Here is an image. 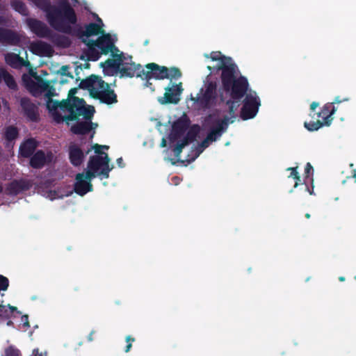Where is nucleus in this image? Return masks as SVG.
<instances>
[{"instance_id": "62", "label": "nucleus", "mask_w": 356, "mask_h": 356, "mask_svg": "<svg viewBox=\"0 0 356 356\" xmlns=\"http://www.w3.org/2000/svg\"><path fill=\"white\" fill-rule=\"evenodd\" d=\"M117 161L118 165L120 168H124V167L125 166V164H124V163L123 159H122V157L118 158V159H117V161Z\"/></svg>"}, {"instance_id": "1", "label": "nucleus", "mask_w": 356, "mask_h": 356, "mask_svg": "<svg viewBox=\"0 0 356 356\" xmlns=\"http://www.w3.org/2000/svg\"><path fill=\"white\" fill-rule=\"evenodd\" d=\"M35 6L45 13L46 18L54 30L63 33H71V25L76 24L78 18L74 9L67 0H60L58 6L50 0H31Z\"/></svg>"}, {"instance_id": "32", "label": "nucleus", "mask_w": 356, "mask_h": 356, "mask_svg": "<svg viewBox=\"0 0 356 356\" xmlns=\"http://www.w3.org/2000/svg\"><path fill=\"white\" fill-rule=\"evenodd\" d=\"M82 42L87 45L88 51H86V56L88 60L97 61L101 56V52L97 49L96 46L93 45L91 42L90 39L82 38Z\"/></svg>"}, {"instance_id": "33", "label": "nucleus", "mask_w": 356, "mask_h": 356, "mask_svg": "<svg viewBox=\"0 0 356 356\" xmlns=\"http://www.w3.org/2000/svg\"><path fill=\"white\" fill-rule=\"evenodd\" d=\"M102 161V156H99V155L92 156L89 159L87 167H88V168H91L92 170L98 172L101 168H103Z\"/></svg>"}, {"instance_id": "54", "label": "nucleus", "mask_w": 356, "mask_h": 356, "mask_svg": "<svg viewBox=\"0 0 356 356\" xmlns=\"http://www.w3.org/2000/svg\"><path fill=\"white\" fill-rule=\"evenodd\" d=\"M227 104L229 105V113L231 114H234V102L228 100L227 102Z\"/></svg>"}, {"instance_id": "49", "label": "nucleus", "mask_w": 356, "mask_h": 356, "mask_svg": "<svg viewBox=\"0 0 356 356\" xmlns=\"http://www.w3.org/2000/svg\"><path fill=\"white\" fill-rule=\"evenodd\" d=\"M183 148H184V147H182V145H181L179 143L176 145V146L173 149V152H174L175 157H177L178 159L179 158Z\"/></svg>"}, {"instance_id": "26", "label": "nucleus", "mask_w": 356, "mask_h": 356, "mask_svg": "<svg viewBox=\"0 0 356 356\" xmlns=\"http://www.w3.org/2000/svg\"><path fill=\"white\" fill-rule=\"evenodd\" d=\"M188 126L187 122L184 120L179 119L175 121L172 126V133L170 136V140L174 141L180 138L187 129Z\"/></svg>"}, {"instance_id": "17", "label": "nucleus", "mask_w": 356, "mask_h": 356, "mask_svg": "<svg viewBox=\"0 0 356 356\" xmlns=\"http://www.w3.org/2000/svg\"><path fill=\"white\" fill-rule=\"evenodd\" d=\"M93 94L95 95L92 98L99 99L102 103L109 105L118 102L117 95L113 90L110 89L108 84V87L99 88Z\"/></svg>"}, {"instance_id": "30", "label": "nucleus", "mask_w": 356, "mask_h": 356, "mask_svg": "<svg viewBox=\"0 0 356 356\" xmlns=\"http://www.w3.org/2000/svg\"><path fill=\"white\" fill-rule=\"evenodd\" d=\"M314 168L310 163H307L305 168V177L304 179L305 190L307 191L310 195H314V186H313V178H310V176H313Z\"/></svg>"}, {"instance_id": "36", "label": "nucleus", "mask_w": 356, "mask_h": 356, "mask_svg": "<svg viewBox=\"0 0 356 356\" xmlns=\"http://www.w3.org/2000/svg\"><path fill=\"white\" fill-rule=\"evenodd\" d=\"M210 58L213 61H218V64L216 65H222V63H225L227 62L231 61L230 57H227L221 54L220 51H213L210 54Z\"/></svg>"}, {"instance_id": "45", "label": "nucleus", "mask_w": 356, "mask_h": 356, "mask_svg": "<svg viewBox=\"0 0 356 356\" xmlns=\"http://www.w3.org/2000/svg\"><path fill=\"white\" fill-rule=\"evenodd\" d=\"M112 167H103V168L98 172V176H102V178L108 179L109 177V172L113 170Z\"/></svg>"}, {"instance_id": "15", "label": "nucleus", "mask_w": 356, "mask_h": 356, "mask_svg": "<svg viewBox=\"0 0 356 356\" xmlns=\"http://www.w3.org/2000/svg\"><path fill=\"white\" fill-rule=\"evenodd\" d=\"M72 33L69 35H73L79 37L81 40L82 38H87L92 36L97 35L100 33H104L102 26L97 23L91 22L85 26V30H82L81 27L77 29H72Z\"/></svg>"}, {"instance_id": "29", "label": "nucleus", "mask_w": 356, "mask_h": 356, "mask_svg": "<svg viewBox=\"0 0 356 356\" xmlns=\"http://www.w3.org/2000/svg\"><path fill=\"white\" fill-rule=\"evenodd\" d=\"M47 162V157L45 153L42 150H38L35 153L31 155L30 159V165L35 169L42 168Z\"/></svg>"}, {"instance_id": "55", "label": "nucleus", "mask_w": 356, "mask_h": 356, "mask_svg": "<svg viewBox=\"0 0 356 356\" xmlns=\"http://www.w3.org/2000/svg\"><path fill=\"white\" fill-rule=\"evenodd\" d=\"M209 140H207V138H206L205 139H204L200 143V147L204 149L205 148H207L208 146H209Z\"/></svg>"}, {"instance_id": "52", "label": "nucleus", "mask_w": 356, "mask_h": 356, "mask_svg": "<svg viewBox=\"0 0 356 356\" xmlns=\"http://www.w3.org/2000/svg\"><path fill=\"white\" fill-rule=\"evenodd\" d=\"M69 69V67L67 65H63L60 68V70H61V74L63 75H65V76H69L70 78H73V76L72 75L71 73L70 72H67V71Z\"/></svg>"}, {"instance_id": "57", "label": "nucleus", "mask_w": 356, "mask_h": 356, "mask_svg": "<svg viewBox=\"0 0 356 356\" xmlns=\"http://www.w3.org/2000/svg\"><path fill=\"white\" fill-rule=\"evenodd\" d=\"M110 52L111 53V56L113 57L112 59H114V56H118L121 53L120 52V50L116 46L115 48H114L113 49H112V50Z\"/></svg>"}, {"instance_id": "9", "label": "nucleus", "mask_w": 356, "mask_h": 356, "mask_svg": "<svg viewBox=\"0 0 356 356\" xmlns=\"http://www.w3.org/2000/svg\"><path fill=\"white\" fill-rule=\"evenodd\" d=\"M144 71H142L143 80H150L152 78L156 79H168V68L165 66H160L156 63H150L145 65Z\"/></svg>"}, {"instance_id": "24", "label": "nucleus", "mask_w": 356, "mask_h": 356, "mask_svg": "<svg viewBox=\"0 0 356 356\" xmlns=\"http://www.w3.org/2000/svg\"><path fill=\"white\" fill-rule=\"evenodd\" d=\"M337 111V108L333 105V103L325 104L321 111L317 113L318 118H322V121L325 126H330L333 120L332 115Z\"/></svg>"}, {"instance_id": "46", "label": "nucleus", "mask_w": 356, "mask_h": 356, "mask_svg": "<svg viewBox=\"0 0 356 356\" xmlns=\"http://www.w3.org/2000/svg\"><path fill=\"white\" fill-rule=\"evenodd\" d=\"M125 340L127 344L124 348V352L129 353L132 347V343L136 341V339L131 335H128L126 337Z\"/></svg>"}, {"instance_id": "38", "label": "nucleus", "mask_w": 356, "mask_h": 356, "mask_svg": "<svg viewBox=\"0 0 356 356\" xmlns=\"http://www.w3.org/2000/svg\"><path fill=\"white\" fill-rule=\"evenodd\" d=\"M200 130V126L198 124H194L189 129L185 136L192 143L196 139Z\"/></svg>"}, {"instance_id": "25", "label": "nucleus", "mask_w": 356, "mask_h": 356, "mask_svg": "<svg viewBox=\"0 0 356 356\" xmlns=\"http://www.w3.org/2000/svg\"><path fill=\"white\" fill-rule=\"evenodd\" d=\"M4 58L6 63L14 69H19L29 64V61L26 62L19 54L13 52L6 54Z\"/></svg>"}, {"instance_id": "5", "label": "nucleus", "mask_w": 356, "mask_h": 356, "mask_svg": "<svg viewBox=\"0 0 356 356\" xmlns=\"http://www.w3.org/2000/svg\"><path fill=\"white\" fill-rule=\"evenodd\" d=\"M261 105L259 97L255 92L246 94L241 109V118L243 120L253 118L257 113Z\"/></svg>"}, {"instance_id": "10", "label": "nucleus", "mask_w": 356, "mask_h": 356, "mask_svg": "<svg viewBox=\"0 0 356 356\" xmlns=\"http://www.w3.org/2000/svg\"><path fill=\"white\" fill-rule=\"evenodd\" d=\"M165 90L164 96L158 99L159 102L161 104H177L180 100V95L183 91L182 83H174L171 87H166Z\"/></svg>"}, {"instance_id": "21", "label": "nucleus", "mask_w": 356, "mask_h": 356, "mask_svg": "<svg viewBox=\"0 0 356 356\" xmlns=\"http://www.w3.org/2000/svg\"><path fill=\"white\" fill-rule=\"evenodd\" d=\"M20 42L19 35L11 29L0 27V43L5 45H17Z\"/></svg>"}, {"instance_id": "59", "label": "nucleus", "mask_w": 356, "mask_h": 356, "mask_svg": "<svg viewBox=\"0 0 356 356\" xmlns=\"http://www.w3.org/2000/svg\"><path fill=\"white\" fill-rule=\"evenodd\" d=\"M8 310L10 312V316H12V313L14 312H17V313L20 314L21 312L17 311V308L15 306H11L10 305H8Z\"/></svg>"}, {"instance_id": "19", "label": "nucleus", "mask_w": 356, "mask_h": 356, "mask_svg": "<svg viewBox=\"0 0 356 356\" xmlns=\"http://www.w3.org/2000/svg\"><path fill=\"white\" fill-rule=\"evenodd\" d=\"M92 44L101 50V54L107 55L110 51L115 48V45L111 40L109 33L104 34L98 38L97 40H91Z\"/></svg>"}, {"instance_id": "43", "label": "nucleus", "mask_w": 356, "mask_h": 356, "mask_svg": "<svg viewBox=\"0 0 356 356\" xmlns=\"http://www.w3.org/2000/svg\"><path fill=\"white\" fill-rule=\"evenodd\" d=\"M84 179L87 180V181L91 182L92 179L97 176H98V172L92 170L91 168H88L87 171L84 173Z\"/></svg>"}, {"instance_id": "18", "label": "nucleus", "mask_w": 356, "mask_h": 356, "mask_svg": "<svg viewBox=\"0 0 356 356\" xmlns=\"http://www.w3.org/2000/svg\"><path fill=\"white\" fill-rule=\"evenodd\" d=\"M93 191V186L91 182L84 179L83 172L77 173L75 176L74 183V191L80 196Z\"/></svg>"}, {"instance_id": "6", "label": "nucleus", "mask_w": 356, "mask_h": 356, "mask_svg": "<svg viewBox=\"0 0 356 356\" xmlns=\"http://www.w3.org/2000/svg\"><path fill=\"white\" fill-rule=\"evenodd\" d=\"M32 76L38 82L35 81L26 74H23L22 79L25 88L33 96L37 97L38 94L46 91L50 88V83L48 81L44 80L37 75L36 73H32Z\"/></svg>"}, {"instance_id": "7", "label": "nucleus", "mask_w": 356, "mask_h": 356, "mask_svg": "<svg viewBox=\"0 0 356 356\" xmlns=\"http://www.w3.org/2000/svg\"><path fill=\"white\" fill-rule=\"evenodd\" d=\"M75 98H79L78 97H73L72 99H63L61 102L58 101V108L62 111H67L70 114L67 115L63 116L60 113L55 112L53 113L54 119L57 123H60L64 121H74L76 120V117L74 115L75 112V106L77 102L75 101Z\"/></svg>"}, {"instance_id": "11", "label": "nucleus", "mask_w": 356, "mask_h": 356, "mask_svg": "<svg viewBox=\"0 0 356 356\" xmlns=\"http://www.w3.org/2000/svg\"><path fill=\"white\" fill-rule=\"evenodd\" d=\"M26 24L31 31L39 38H49L52 35V31L42 21L29 17L26 19Z\"/></svg>"}, {"instance_id": "20", "label": "nucleus", "mask_w": 356, "mask_h": 356, "mask_svg": "<svg viewBox=\"0 0 356 356\" xmlns=\"http://www.w3.org/2000/svg\"><path fill=\"white\" fill-rule=\"evenodd\" d=\"M31 187L29 181L25 179H15L12 181L6 187V193L10 195H17L19 193L28 191Z\"/></svg>"}, {"instance_id": "34", "label": "nucleus", "mask_w": 356, "mask_h": 356, "mask_svg": "<svg viewBox=\"0 0 356 356\" xmlns=\"http://www.w3.org/2000/svg\"><path fill=\"white\" fill-rule=\"evenodd\" d=\"M12 8L21 15L27 16L29 15V10L26 4L20 0H12L11 1Z\"/></svg>"}, {"instance_id": "58", "label": "nucleus", "mask_w": 356, "mask_h": 356, "mask_svg": "<svg viewBox=\"0 0 356 356\" xmlns=\"http://www.w3.org/2000/svg\"><path fill=\"white\" fill-rule=\"evenodd\" d=\"M51 88L52 87L50 86V88L47 90L48 91L45 94V96L47 97V100H49V99H51V97L55 95V93L50 90Z\"/></svg>"}, {"instance_id": "41", "label": "nucleus", "mask_w": 356, "mask_h": 356, "mask_svg": "<svg viewBox=\"0 0 356 356\" xmlns=\"http://www.w3.org/2000/svg\"><path fill=\"white\" fill-rule=\"evenodd\" d=\"M10 318V312L5 305H0V321H4Z\"/></svg>"}, {"instance_id": "50", "label": "nucleus", "mask_w": 356, "mask_h": 356, "mask_svg": "<svg viewBox=\"0 0 356 356\" xmlns=\"http://www.w3.org/2000/svg\"><path fill=\"white\" fill-rule=\"evenodd\" d=\"M297 168L298 167H290L286 169L287 170L291 171V174L289 177H292L293 179L298 177L299 173L297 171Z\"/></svg>"}, {"instance_id": "47", "label": "nucleus", "mask_w": 356, "mask_h": 356, "mask_svg": "<svg viewBox=\"0 0 356 356\" xmlns=\"http://www.w3.org/2000/svg\"><path fill=\"white\" fill-rule=\"evenodd\" d=\"M6 356H19V350L14 348L13 346H10L6 348L5 351Z\"/></svg>"}, {"instance_id": "14", "label": "nucleus", "mask_w": 356, "mask_h": 356, "mask_svg": "<svg viewBox=\"0 0 356 356\" xmlns=\"http://www.w3.org/2000/svg\"><path fill=\"white\" fill-rule=\"evenodd\" d=\"M233 122V120L230 121V118L227 115L224 116L222 119L216 120L215 125L211 129L207 136V140L211 142L216 141L227 131L229 124Z\"/></svg>"}, {"instance_id": "22", "label": "nucleus", "mask_w": 356, "mask_h": 356, "mask_svg": "<svg viewBox=\"0 0 356 356\" xmlns=\"http://www.w3.org/2000/svg\"><path fill=\"white\" fill-rule=\"evenodd\" d=\"M85 154L83 150L76 144H71L69 146V159L74 166H80L83 162Z\"/></svg>"}, {"instance_id": "31", "label": "nucleus", "mask_w": 356, "mask_h": 356, "mask_svg": "<svg viewBox=\"0 0 356 356\" xmlns=\"http://www.w3.org/2000/svg\"><path fill=\"white\" fill-rule=\"evenodd\" d=\"M18 136L19 130L16 127L13 125L6 127L3 133V138L6 140V147H13L14 141L18 138Z\"/></svg>"}, {"instance_id": "60", "label": "nucleus", "mask_w": 356, "mask_h": 356, "mask_svg": "<svg viewBox=\"0 0 356 356\" xmlns=\"http://www.w3.org/2000/svg\"><path fill=\"white\" fill-rule=\"evenodd\" d=\"M190 143H191V141H189V140L187 139V138L185 136L183 140L179 143L181 145H182V147H185L187 145H188Z\"/></svg>"}, {"instance_id": "2", "label": "nucleus", "mask_w": 356, "mask_h": 356, "mask_svg": "<svg viewBox=\"0 0 356 356\" xmlns=\"http://www.w3.org/2000/svg\"><path fill=\"white\" fill-rule=\"evenodd\" d=\"M100 65L104 70H113L119 72L120 77L132 78L136 76L143 80L142 71H144V68L140 64L133 62L132 56L126 57L123 52L118 56H114V59L108 58L104 63H101Z\"/></svg>"}, {"instance_id": "8", "label": "nucleus", "mask_w": 356, "mask_h": 356, "mask_svg": "<svg viewBox=\"0 0 356 356\" xmlns=\"http://www.w3.org/2000/svg\"><path fill=\"white\" fill-rule=\"evenodd\" d=\"M249 83L248 79L240 76L238 79L230 84L229 88L224 90L229 92L230 97L233 100L240 101L245 95H246L248 90Z\"/></svg>"}, {"instance_id": "13", "label": "nucleus", "mask_w": 356, "mask_h": 356, "mask_svg": "<svg viewBox=\"0 0 356 356\" xmlns=\"http://www.w3.org/2000/svg\"><path fill=\"white\" fill-rule=\"evenodd\" d=\"M23 115L31 122H38L40 119L38 107L30 98L23 97L19 100Z\"/></svg>"}, {"instance_id": "12", "label": "nucleus", "mask_w": 356, "mask_h": 356, "mask_svg": "<svg viewBox=\"0 0 356 356\" xmlns=\"http://www.w3.org/2000/svg\"><path fill=\"white\" fill-rule=\"evenodd\" d=\"M108 87L106 83L100 76L92 74L88 77L82 79L79 85V88L83 90H88L92 97L95 95L93 93L99 88Z\"/></svg>"}, {"instance_id": "64", "label": "nucleus", "mask_w": 356, "mask_h": 356, "mask_svg": "<svg viewBox=\"0 0 356 356\" xmlns=\"http://www.w3.org/2000/svg\"><path fill=\"white\" fill-rule=\"evenodd\" d=\"M319 104L316 102H313L311 104H310V109L312 111H314L318 106Z\"/></svg>"}, {"instance_id": "48", "label": "nucleus", "mask_w": 356, "mask_h": 356, "mask_svg": "<svg viewBox=\"0 0 356 356\" xmlns=\"http://www.w3.org/2000/svg\"><path fill=\"white\" fill-rule=\"evenodd\" d=\"M91 149H94L95 152L97 154H104V152H103L102 151V145H99V144H95L94 145L92 146V147L90 149H89L87 152H86V154H88Z\"/></svg>"}, {"instance_id": "27", "label": "nucleus", "mask_w": 356, "mask_h": 356, "mask_svg": "<svg viewBox=\"0 0 356 356\" xmlns=\"http://www.w3.org/2000/svg\"><path fill=\"white\" fill-rule=\"evenodd\" d=\"M37 142L34 138H29L20 145L19 154L24 158H29L34 154L37 147Z\"/></svg>"}, {"instance_id": "56", "label": "nucleus", "mask_w": 356, "mask_h": 356, "mask_svg": "<svg viewBox=\"0 0 356 356\" xmlns=\"http://www.w3.org/2000/svg\"><path fill=\"white\" fill-rule=\"evenodd\" d=\"M22 320L24 326H25V327H30L29 322V316H28V315L22 316Z\"/></svg>"}, {"instance_id": "3", "label": "nucleus", "mask_w": 356, "mask_h": 356, "mask_svg": "<svg viewBox=\"0 0 356 356\" xmlns=\"http://www.w3.org/2000/svg\"><path fill=\"white\" fill-rule=\"evenodd\" d=\"M191 101L199 111H209L217 105L218 92L217 83L213 81H208L204 83V88H201L196 97H191Z\"/></svg>"}, {"instance_id": "42", "label": "nucleus", "mask_w": 356, "mask_h": 356, "mask_svg": "<svg viewBox=\"0 0 356 356\" xmlns=\"http://www.w3.org/2000/svg\"><path fill=\"white\" fill-rule=\"evenodd\" d=\"M58 101L57 100L49 99V100L47 101V108L49 111H53L54 113L58 112L57 109L58 108Z\"/></svg>"}, {"instance_id": "53", "label": "nucleus", "mask_w": 356, "mask_h": 356, "mask_svg": "<svg viewBox=\"0 0 356 356\" xmlns=\"http://www.w3.org/2000/svg\"><path fill=\"white\" fill-rule=\"evenodd\" d=\"M203 149L200 147V145L195 148V155L191 159H189L188 161H193L199 155L203 152Z\"/></svg>"}, {"instance_id": "4", "label": "nucleus", "mask_w": 356, "mask_h": 356, "mask_svg": "<svg viewBox=\"0 0 356 356\" xmlns=\"http://www.w3.org/2000/svg\"><path fill=\"white\" fill-rule=\"evenodd\" d=\"M207 69L211 72L214 70H216V71L221 70L220 78L223 90L228 89L230 84L238 79L236 76L238 67L232 59H231V61L222 63V65L208 66Z\"/></svg>"}, {"instance_id": "51", "label": "nucleus", "mask_w": 356, "mask_h": 356, "mask_svg": "<svg viewBox=\"0 0 356 356\" xmlns=\"http://www.w3.org/2000/svg\"><path fill=\"white\" fill-rule=\"evenodd\" d=\"M104 156H102V165L103 167H110L109 163H110V158L108 157V154L106 153L103 154Z\"/></svg>"}, {"instance_id": "28", "label": "nucleus", "mask_w": 356, "mask_h": 356, "mask_svg": "<svg viewBox=\"0 0 356 356\" xmlns=\"http://www.w3.org/2000/svg\"><path fill=\"white\" fill-rule=\"evenodd\" d=\"M97 126L92 122H78L76 124L72 125L70 128L71 131L76 135H86L90 132V131Z\"/></svg>"}, {"instance_id": "16", "label": "nucleus", "mask_w": 356, "mask_h": 356, "mask_svg": "<svg viewBox=\"0 0 356 356\" xmlns=\"http://www.w3.org/2000/svg\"><path fill=\"white\" fill-rule=\"evenodd\" d=\"M75 101L77 102L75 106L74 115L76 117V120L79 119V116H83L86 121L91 122V120L95 113V108L92 106H86V102L82 98H75Z\"/></svg>"}, {"instance_id": "44", "label": "nucleus", "mask_w": 356, "mask_h": 356, "mask_svg": "<svg viewBox=\"0 0 356 356\" xmlns=\"http://www.w3.org/2000/svg\"><path fill=\"white\" fill-rule=\"evenodd\" d=\"M9 286V280L2 275H0V291H6L8 289Z\"/></svg>"}, {"instance_id": "63", "label": "nucleus", "mask_w": 356, "mask_h": 356, "mask_svg": "<svg viewBox=\"0 0 356 356\" xmlns=\"http://www.w3.org/2000/svg\"><path fill=\"white\" fill-rule=\"evenodd\" d=\"M348 98H345V99H343L342 100V99H340L339 97H336L334 100V102H332V103H333V105H334V104H339V103H341V102H342L343 101H348Z\"/></svg>"}, {"instance_id": "35", "label": "nucleus", "mask_w": 356, "mask_h": 356, "mask_svg": "<svg viewBox=\"0 0 356 356\" xmlns=\"http://www.w3.org/2000/svg\"><path fill=\"white\" fill-rule=\"evenodd\" d=\"M2 81H4L5 84L8 88L12 90H17L18 89L17 84L13 77L7 70L4 72V76L2 78Z\"/></svg>"}, {"instance_id": "37", "label": "nucleus", "mask_w": 356, "mask_h": 356, "mask_svg": "<svg viewBox=\"0 0 356 356\" xmlns=\"http://www.w3.org/2000/svg\"><path fill=\"white\" fill-rule=\"evenodd\" d=\"M324 125H325L324 122L320 120H317L315 122H314V121H311L309 122H305L304 123L305 127L309 131H317Z\"/></svg>"}, {"instance_id": "23", "label": "nucleus", "mask_w": 356, "mask_h": 356, "mask_svg": "<svg viewBox=\"0 0 356 356\" xmlns=\"http://www.w3.org/2000/svg\"><path fill=\"white\" fill-rule=\"evenodd\" d=\"M31 50L34 54L40 56H51L54 53V49L51 44L43 41L33 43Z\"/></svg>"}, {"instance_id": "61", "label": "nucleus", "mask_w": 356, "mask_h": 356, "mask_svg": "<svg viewBox=\"0 0 356 356\" xmlns=\"http://www.w3.org/2000/svg\"><path fill=\"white\" fill-rule=\"evenodd\" d=\"M76 92H77L76 88L70 89L69 91V94H68L69 97L72 99L73 97H75L74 95L76 93Z\"/></svg>"}, {"instance_id": "40", "label": "nucleus", "mask_w": 356, "mask_h": 356, "mask_svg": "<svg viewBox=\"0 0 356 356\" xmlns=\"http://www.w3.org/2000/svg\"><path fill=\"white\" fill-rule=\"evenodd\" d=\"M168 79H179L181 76L180 70L176 67L168 68Z\"/></svg>"}, {"instance_id": "39", "label": "nucleus", "mask_w": 356, "mask_h": 356, "mask_svg": "<svg viewBox=\"0 0 356 356\" xmlns=\"http://www.w3.org/2000/svg\"><path fill=\"white\" fill-rule=\"evenodd\" d=\"M55 42L58 45L64 48L69 47L71 44L70 38L65 35H57Z\"/></svg>"}]
</instances>
